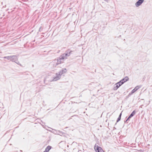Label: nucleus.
I'll return each mask as SVG.
<instances>
[{"label":"nucleus","mask_w":152,"mask_h":152,"mask_svg":"<svg viewBox=\"0 0 152 152\" xmlns=\"http://www.w3.org/2000/svg\"><path fill=\"white\" fill-rule=\"evenodd\" d=\"M56 76L53 77V80L54 81H57L61 77V75L59 74H58L56 73Z\"/></svg>","instance_id":"nucleus-6"},{"label":"nucleus","mask_w":152,"mask_h":152,"mask_svg":"<svg viewBox=\"0 0 152 152\" xmlns=\"http://www.w3.org/2000/svg\"><path fill=\"white\" fill-rule=\"evenodd\" d=\"M127 121H126H126H125V123H126V122H127Z\"/></svg>","instance_id":"nucleus-23"},{"label":"nucleus","mask_w":152,"mask_h":152,"mask_svg":"<svg viewBox=\"0 0 152 152\" xmlns=\"http://www.w3.org/2000/svg\"><path fill=\"white\" fill-rule=\"evenodd\" d=\"M73 51L69 49H68L65 52V53L62 54L61 56L64 58V59H66L69 56L70 54H72Z\"/></svg>","instance_id":"nucleus-1"},{"label":"nucleus","mask_w":152,"mask_h":152,"mask_svg":"<svg viewBox=\"0 0 152 152\" xmlns=\"http://www.w3.org/2000/svg\"><path fill=\"white\" fill-rule=\"evenodd\" d=\"M52 147L48 145V146L46 148L45 150L46 151H47L48 152L50 150L51 148Z\"/></svg>","instance_id":"nucleus-12"},{"label":"nucleus","mask_w":152,"mask_h":152,"mask_svg":"<svg viewBox=\"0 0 152 152\" xmlns=\"http://www.w3.org/2000/svg\"><path fill=\"white\" fill-rule=\"evenodd\" d=\"M20 151H22V150H20Z\"/></svg>","instance_id":"nucleus-24"},{"label":"nucleus","mask_w":152,"mask_h":152,"mask_svg":"<svg viewBox=\"0 0 152 152\" xmlns=\"http://www.w3.org/2000/svg\"><path fill=\"white\" fill-rule=\"evenodd\" d=\"M43 152H48L47 151H46L45 150V151H44Z\"/></svg>","instance_id":"nucleus-22"},{"label":"nucleus","mask_w":152,"mask_h":152,"mask_svg":"<svg viewBox=\"0 0 152 152\" xmlns=\"http://www.w3.org/2000/svg\"><path fill=\"white\" fill-rule=\"evenodd\" d=\"M121 115H122V112L121 113H120V114L119 115V117H121Z\"/></svg>","instance_id":"nucleus-19"},{"label":"nucleus","mask_w":152,"mask_h":152,"mask_svg":"<svg viewBox=\"0 0 152 152\" xmlns=\"http://www.w3.org/2000/svg\"><path fill=\"white\" fill-rule=\"evenodd\" d=\"M121 119V117H118V118L117 119L116 123L115 124H116Z\"/></svg>","instance_id":"nucleus-15"},{"label":"nucleus","mask_w":152,"mask_h":152,"mask_svg":"<svg viewBox=\"0 0 152 152\" xmlns=\"http://www.w3.org/2000/svg\"><path fill=\"white\" fill-rule=\"evenodd\" d=\"M131 118V117H130L129 116V117L128 118L126 119V121H128L129 120L130 118Z\"/></svg>","instance_id":"nucleus-17"},{"label":"nucleus","mask_w":152,"mask_h":152,"mask_svg":"<svg viewBox=\"0 0 152 152\" xmlns=\"http://www.w3.org/2000/svg\"><path fill=\"white\" fill-rule=\"evenodd\" d=\"M67 71V70L66 68H63L58 73L61 76L63 74L65 73Z\"/></svg>","instance_id":"nucleus-7"},{"label":"nucleus","mask_w":152,"mask_h":152,"mask_svg":"<svg viewBox=\"0 0 152 152\" xmlns=\"http://www.w3.org/2000/svg\"><path fill=\"white\" fill-rule=\"evenodd\" d=\"M11 56H7V59L8 60H10L11 61Z\"/></svg>","instance_id":"nucleus-16"},{"label":"nucleus","mask_w":152,"mask_h":152,"mask_svg":"<svg viewBox=\"0 0 152 152\" xmlns=\"http://www.w3.org/2000/svg\"><path fill=\"white\" fill-rule=\"evenodd\" d=\"M11 61L13 62H15L17 59V56H16L13 55L11 56Z\"/></svg>","instance_id":"nucleus-8"},{"label":"nucleus","mask_w":152,"mask_h":152,"mask_svg":"<svg viewBox=\"0 0 152 152\" xmlns=\"http://www.w3.org/2000/svg\"><path fill=\"white\" fill-rule=\"evenodd\" d=\"M117 83V84L120 85V86L123 84V83H122V81L121 80Z\"/></svg>","instance_id":"nucleus-13"},{"label":"nucleus","mask_w":152,"mask_h":152,"mask_svg":"<svg viewBox=\"0 0 152 152\" xmlns=\"http://www.w3.org/2000/svg\"><path fill=\"white\" fill-rule=\"evenodd\" d=\"M144 1V0H138L135 4V5L137 7L140 5Z\"/></svg>","instance_id":"nucleus-5"},{"label":"nucleus","mask_w":152,"mask_h":152,"mask_svg":"<svg viewBox=\"0 0 152 152\" xmlns=\"http://www.w3.org/2000/svg\"><path fill=\"white\" fill-rule=\"evenodd\" d=\"M14 62H15L17 64H18L21 66V64H20L19 61L18 60V59H17L16 61H15Z\"/></svg>","instance_id":"nucleus-14"},{"label":"nucleus","mask_w":152,"mask_h":152,"mask_svg":"<svg viewBox=\"0 0 152 152\" xmlns=\"http://www.w3.org/2000/svg\"><path fill=\"white\" fill-rule=\"evenodd\" d=\"M94 149L96 151H97V152H104L101 147L96 145L94 146Z\"/></svg>","instance_id":"nucleus-3"},{"label":"nucleus","mask_w":152,"mask_h":152,"mask_svg":"<svg viewBox=\"0 0 152 152\" xmlns=\"http://www.w3.org/2000/svg\"><path fill=\"white\" fill-rule=\"evenodd\" d=\"M141 87V86H136L132 90V91L131 93H129V95H131L134 93L138 89L140 88Z\"/></svg>","instance_id":"nucleus-4"},{"label":"nucleus","mask_w":152,"mask_h":152,"mask_svg":"<svg viewBox=\"0 0 152 152\" xmlns=\"http://www.w3.org/2000/svg\"><path fill=\"white\" fill-rule=\"evenodd\" d=\"M61 56L59 57L57 59V62L56 64V66H57L58 64H60L63 62V59H64V58Z\"/></svg>","instance_id":"nucleus-2"},{"label":"nucleus","mask_w":152,"mask_h":152,"mask_svg":"<svg viewBox=\"0 0 152 152\" xmlns=\"http://www.w3.org/2000/svg\"><path fill=\"white\" fill-rule=\"evenodd\" d=\"M7 56H4V58L5 59H7Z\"/></svg>","instance_id":"nucleus-20"},{"label":"nucleus","mask_w":152,"mask_h":152,"mask_svg":"<svg viewBox=\"0 0 152 152\" xmlns=\"http://www.w3.org/2000/svg\"><path fill=\"white\" fill-rule=\"evenodd\" d=\"M136 113V112L135 110H134L131 114L129 115V116L131 118H132L135 114Z\"/></svg>","instance_id":"nucleus-11"},{"label":"nucleus","mask_w":152,"mask_h":152,"mask_svg":"<svg viewBox=\"0 0 152 152\" xmlns=\"http://www.w3.org/2000/svg\"><path fill=\"white\" fill-rule=\"evenodd\" d=\"M42 34H44V33H42Z\"/></svg>","instance_id":"nucleus-25"},{"label":"nucleus","mask_w":152,"mask_h":152,"mask_svg":"<svg viewBox=\"0 0 152 152\" xmlns=\"http://www.w3.org/2000/svg\"><path fill=\"white\" fill-rule=\"evenodd\" d=\"M114 86H115L113 88V89L114 90H116L120 86V85L117 84V83H115Z\"/></svg>","instance_id":"nucleus-10"},{"label":"nucleus","mask_w":152,"mask_h":152,"mask_svg":"<svg viewBox=\"0 0 152 152\" xmlns=\"http://www.w3.org/2000/svg\"><path fill=\"white\" fill-rule=\"evenodd\" d=\"M42 30V28L41 27H40L39 29V31H41V30Z\"/></svg>","instance_id":"nucleus-18"},{"label":"nucleus","mask_w":152,"mask_h":152,"mask_svg":"<svg viewBox=\"0 0 152 152\" xmlns=\"http://www.w3.org/2000/svg\"><path fill=\"white\" fill-rule=\"evenodd\" d=\"M104 0L105 1L107 2H108L109 1V0Z\"/></svg>","instance_id":"nucleus-21"},{"label":"nucleus","mask_w":152,"mask_h":152,"mask_svg":"<svg viewBox=\"0 0 152 152\" xmlns=\"http://www.w3.org/2000/svg\"><path fill=\"white\" fill-rule=\"evenodd\" d=\"M129 80V78L127 76H126L123 79H122L121 80L122 81V83H123V84L125 82L128 81Z\"/></svg>","instance_id":"nucleus-9"}]
</instances>
